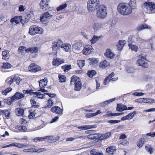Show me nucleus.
I'll list each match as a JSON object with an SVG mask.
<instances>
[{"mask_svg": "<svg viewBox=\"0 0 155 155\" xmlns=\"http://www.w3.org/2000/svg\"><path fill=\"white\" fill-rule=\"evenodd\" d=\"M118 12L122 15H127L130 14L132 12L131 7L128 4L122 3L117 7Z\"/></svg>", "mask_w": 155, "mask_h": 155, "instance_id": "f257e3e1", "label": "nucleus"}, {"mask_svg": "<svg viewBox=\"0 0 155 155\" xmlns=\"http://www.w3.org/2000/svg\"><path fill=\"white\" fill-rule=\"evenodd\" d=\"M107 14L106 7L103 5H99L96 13L97 17L101 19H104L106 18Z\"/></svg>", "mask_w": 155, "mask_h": 155, "instance_id": "f03ea898", "label": "nucleus"}, {"mask_svg": "<svg viewBox=\"0 0 155 155\" xmlns=\"http://www.w3.org/2000/svg\"><path fill=\"white\" fill-rule=\"evenodd\" d=\"M99 4V0H89L87 2V10L90 12H94L98 7Z\"/></svg>", "mask_w": 155, "mask_h": 155, "instance_id": "7ed1b4c3", "label": "nucleus"}, {"mask_svg": "<svg viewBox=\"0 0 155 155\" xmlns=\"http://www.w3.org/2000/svg\"><path fill=\"white\" fill-rule=\"evenodd\" d=\"M71 84L74 85V90L79 91L81 88L82 84L80 78L75 76H73L71 78Z\"/></svg>", "mask_w": 155, "mask_h": 155, "instance_id": "20e7f679", "label": "nucleus"}, {"mask_svg": "<svg viewBox=\"0 0 155 155\" xmlns=\"http://www.w3.org/2000/svg\"><path fill=\"white\" fill-rule=\"evenodd\" d=\"M44 32V30L41 27L36 25H33L30 26L28 33L31 35H34L36 34H42Z\"/></svg>", "mask_w": 155, "mask_h": 155, "instance_id": "39448f33", "label": "nucleus"}, {"mask_svg": "<svg viewBox=\"0 0 155 155\" xmlns=\"http://www.w3.org/2000/svg\"><path fill=\"white\" fill-rule=\"evenodd\" d=\"M25 95L20 92L16 93L14 96L10 98H8L6 102L9 104H11L14 101L16 100L24 97Z\"/></svg>", "mask_w": 155, "mask_h": 155, "instance_id": "423d86ee", "label": "nucleus"}, {"mask_svg": "<svg viewBox=\"0 0 155 155\" xmlns=\"http://www.w3.org/2000/svg\"><path fill=\"white\" fill-rule=\"evenodd\" d=\"M144 6L147 10V13H152L155 12V4L152 2H146Z\"/></svg>", "mask_w": 155, "mask_h": 155, "instance_id": "0eeeda50", "label": "nucleus"}, {"mask_svg": "<svg viewBox=\"0 0 155 155\" xmlns=\"http://www.w3.org/2000/svg\"><path fill=\"white\" fill-rule=\"evenodd\" d=\"M138 59L137 62L139 66H141L144 68H147L148 66V63L146 62L147 59L146 57L142 55L138 56Z\"/></svg>", "mask_w": 155, "mask_h": 155, "instance_id": "6e6552de", "label": "nucleus"}, {"mask_svg": "<svg viewBox=\"0 0 155 155\" xmlns=\"http://www.w3.org/2000/svg\"><path fill=\"white\" fill-rule=\"evenodd\" d=\"M50 0H41L40 3V8L43 11L48 10L50 7Z\"/></svg>", "mask_w": 155, "mask_h": 155, "instance_id": "1a4fd4ad", "label": "nucleus"}, {"mask_svg": "<svg viewBox=\"0 0 155 155\" xmlns=\"http://www.w3.org/2000/svg\"><path fill=\"white\" fill-rule=\"evenodd\" d=\"M15 147L19 148H23L29 147L28 145H25L24 143H18L14 142L12 143L4 146L2 147V148L8 147Z\"/></svg>", "mask_w": 155, "mask_h": 155, "instance_id": "9d476101", "label": "nucleus"}, {"mask_svg": "<svg viewBox=\"0 0 155 155\" xmlns=\"http://www.w3.org/2000/svg\"><path fill=\"white\" fill-rule=\"evenodd\" d=\"M46 151V149L44 148H28L23 150V152L25 153H27L28 152L33 153H40Z\"/></svg>", "mask_w": 155, "mask_h": 155, "instance_id": "9b49d317", "label": "nucleus"}, {"mask_svg": "<svg viewBox=\"0 0 155 155\" xmlns=\"http://www.w3.org/2000/svg\"><path fill=\"white\" fill-rule=\"evenodd\" d=\"M63 41L60 39H58L53 42L52 44V48L53 50H57L61 48Z\"/></svg>", "mask_w": 155, "mask_h": 155, "instance_id": "f8f14e48", "label": "nucleus"}, {"mask_svg": "<svg viewBox=\"0 0 155 155\" xmlns=\"http://www.w3.org/2000/svg\"><path fill=\"white\" fill-rule=\"evenodd\" d=\"M82 44L80 42L76 43L72 46L73 51L76 53H79L82 49Z\"/></svg>", "mask_w": 155, "mask_h": 155, "instance_id": "ddd939ff", "label": "nucleus"}, {"mask_svg": "<svg viewBox=\"0 0 155 155\" xmlns=\"http://www.w3.org/2000/svg\"><path fill=\"white\" fill-rule=\"evenodd\" d=\"M27 53L30 52L31 54H34V57H35L38 54V48L37 47H31L27 48Z\"/></svg>", "mask_w": 155, "mask_h": 155, "instance_id": "4468645a", "label": "nucleus"}, {"mask_svg": "<svg viewBox=\"0 0 155 155\" xmlns=\"http://www.w3.org/2000/svg\"><path fill=\"white\" fill-rule=\"evenodd\" d=\"M64 60L62 58H54L52 62V64L54 66H58L59 65L64 62Z\"/></svg>", "mask_w": 155, "mask_h": 155, "instance_id": "2eb2a0df", "label": "nucleus"}, {"mask_svg": "<svg viewBox=\"0 0 155 155\" xmlns=\"http://www.w3.org/2000/svg\"><path fill=\"white\" fill-rule=\"evenodd\" d=\"M93 51L92 47L90 45L85 46L82 51L83 54L85 55L90 54Z\"/></svg>", "mask_w": 155, "mask_h": 155, "instance_id": "dca6fc26", "label": "nucleus"}, {"mask_svg": "<svg viewBox=\"0 0 155 155\" xmlns=\"http://www.w3.org/2000/svg\"><path fill=\"white\" fill-rule=\"evenodd\" d=\"M86 137L85 136H82L80 135H75L74 137H68L66 140V141H71L78 139H80V140H85Z\"/></svg>", "mask_w": 155, "mask_h": 155, "instance_id": "f3484780", "label": "nucleus"}, {"mask_svg": "<svg viewBox=\"0 0 155 155\" xmlns=\"http://www.w3.org/2000/svg\"><path fill=\"white\" fill-rule=\"evenodd\" d=\"M52 17V15H51L48 12L44 13L42 17H41L40 21L41 22H45L47 21Z\"/></svg>", "mask_w": 155, "mask_h": 155, "instance_id": "a211bd4d", "label": "nucleus"}, {"mask_svg": "<svg viewBox=\"0 0 155 155\" xmlns=\"http://www.w3.org/2000/svg\"><path fill=\"white\" fill-rule=\"evenodd\" d=\"M71 45L68 43H63L61 48L63 50L67 52H70L71 51Z\"/></svg>", "mask_w": 155, "mask_h": 155, "instance_id": "6ab92c4d", "label": "nucleus"}, {"mask_svg": "<svg viewBox=\"0 0 155 155\" xmlns=\"http://www.w3.org/2000/svg\"><path fill=\"white\" fill-rule=\"evenodd\" d=\"M103 27V25L101 23L96 22L92 25V28L95 31H97Z\"/></svg>", "mask_w": 155, "mask_h": 155, "instance_id": "aec40b11", "label": "nucleus"}, {"mask_svg": "<svg viewBox=\"0 0 155 155\" xmlns=\"http://www.w3.org/2000/svg\"><path fill=\"white\" fill-rule=\"evenodd\" d=\"M51 111L54 113L59 114H61L63 112V110L60 107L57 106L52 107Z\"/></svg>", "mask_w": 155, "mask_h": 155, "instance_id": "412c9836", "label": "nucleus"}, {"mask_svg": "<svg viewBox=\"0 0 155 155\" xmlns=\"http://www.w3.org/2000/svg\"><path fill=\"white\" fill-rule=\"evenodd\" d=\"M98 134L99 135L98 137V140H102L106 139L110 137L111 133L110 132H108L102 134Z\"/></svg>", "mask_w": 155, "mask_h": 155, "instance_id": "4be33fe9", "label": "nucleus"}, {"mask_svg": "<svg viewBox=\"0 0 155 155\" xmlns=\"http://www.w3.org/2000/svg\"><path fill=\"white\" fill-rule=\"evenodd\" d=\"M105 56L107 58H113L115 56V55L109 49H107L106 50V52L104 53Z\"/></svg>", "mask_w": 155, "mask_h": 155, "instance_id": "5701e85b", "label": "nucleus"}, {"mask_svg": "<svg viewBox=\"0 0 155 155\" xmlns=\"http://www.w3.org/2000/svg\"><path fill=\"white\" fill-rule=\"evenodd\" d=\"M21 16H15V17L11 19L10 22L12 23L15 22L16 24L19 23L22 20Z\"/></svg>", "mask_w": 155, "mask_h": 155, "instance_id": "b1692460", "label": "nucleus"}, {"mask_svg": "<svg viewBox=\"0 0 155 155\" xmlns=\"http://www.w3.org/2000/svg\"><path fill=\"white\" fill-rule=\"evenodd\" d=\"M96 127V126L93 125H86L82 126H79L77 127L78 129H80L82 130H84L87 129H89L92 128H94Z\"/></svg>", "mask_w": 155, "mask_h": 155, "instance_id": "393cba45", "label": "nucleus"}, {"mask_svg": "<svg viewBox=\"0 0 155 155\" xmlns=\"http://www.w3.org/2000/svg\"><path fill=\"white\" fill-rule=\"evenodd\" d=\"M127 107L125 105L121 104H118L117 107V110L119 112L127 110Z\"/></svg>", "mask_w": 155, "mask_h": 155, "instance_id": "a878e982", "label": "nucleus"}, {"mask_svg": "<svg viewBox=\"0 0 155 155\" xmlns=\"http://www.w3.org/2000/svg\"><path fill=\"white\" fill-rule=\"evenodd\" d=\"M18 52L19 54L24 56L26 52L27 53V48H25L24 46H20L18 48Z\"/></svg>", "mask_w": 155, "mask_h": 155, "instance_id": "bb28decb", "label": "nucleus"}, {"mask_svg": "<svg viewBox=\"0 0 155 155\" xmlns=\"http://www.w3.org/2000/svg\"><path fill=\"white\" fill-rule=\"evenodd\" d=\"M126 41L125 40H120L117 45V49L118 50H121L124 45L125 44Z\"/></svg>", "mask_w": 155, "mask_h": 155, "instance_id": "cd10ccee", "label": "nucleus"}, {"mask_svg": "<svg viewBox=\"0 0 155 155\" xmlns=\"http://www.w3.org/2000/svg\"><path fill=\"white\" fill-rule=\"evenodd\" d=\"M48 82L47 79L46 78H45L44 79L40 80L39 81V85L41 88L44 87L47 85Z\"/></svg>", "mask_w": 155, "mask_h": 155, "instance_id": "c85d7f7f", "label": "nucleus"}, {"mask_svg": "<svg viewBox=\"0 0 155 155\" xmlns=\"http://www.w3.org/2000/svg\"><path fill=\"white\" fill-rule=\"evenodd\" d=\"M59 138L60 137L58 136L57 137H54L52 136L45 137V139H48L50 141H51L54 142L58 140L59 139Z\"/></svg>", "mask_w": 155, "mask_h": 155, "instance_id": "c756f323", "label": "nucleus"}, {"mask_svg": "<svg viewBox=\"0 0 155 155\" xmlns=\"http://www.w3.org/2000/svg\"><path fill=\"white\" fill-rule=\"evenodd\" d=\"M9 51L8 50H6L3 51L2 52L3 55L2 58L5 60H7L10 57L9 54Z\"/></svg>", "mask_w": 155, "mask_h": 155, "instance_id": "7c9ffc66", "label": "nucleus"}, {"mask_svg": "<svg viewBox=\"0 0 155 155\" xmlns=\"http://www.w3.org/2000/svg\"><path fill=\"white\" fill-rule=\"evenodd\" d=\"M99 135L98 134H90L89 135H87V136H85L86 137V138L85 139H86L87 138L88 139H98V137Z\"/></svg>", "mask_w": 155, "mask_h": 155, "instance_id": "2f4dec72", "label": "nucleus"}, {"mask_svg": "<svg viewBox=\"0 0 155 155\" xmlns=\"http://www.w3.org/2000/svg\"><path fill=\"white\" fill-rule=\"evenodd\" d=\"M24 112V110L23 109L19 108L16 109L15 113L17 116H19L23 115Z\"/></svg>", "mask_w": 155, "mask_h": 155, "instance_id": "473e14b6", "label": "nucleus"}, {"mask_svg": "<svg viewBox=\"0 0 155 155\" xmlns=\"http://www.w3.org/2000/svg\"><path fill=\"white\" fill-rule=\"evenodd\" d=\"M114 76V72H112L111 73V74L109 75L104 80V85H106L109 83L108 80L109 79H110V78H112Z\"/></svg>", "mask_w": 155, "mask_h": 155, "instance_id": "72a5a7b5", "label": "nucleus"}, {"mask_svg": "<svg viewBox=\"0 0 155 155\" xmlns=\"http://www.w3.org/2000/svg\"><path fill=\"white\" fill-rule=\"evenodd\" d=\"M128 46L129 48L131 49L132 51H134L136 52L137 51L138 47L137 45H132L131 44H129L128 45Z\"/></svg>", "mask_w": 155, "mask_h": 155, "instance_id": "f704fd0d", "label": "nucleus"}, {"mask_svg": "<svg viewBox=\"0 0 155 155\" xmlns=\"http://www.w3.org/2000/svg\"><path fill=\"white\" fill-rule=\"evenodd\" d=\"M150 27L147 24H144L139 26L137 28L138 31H140L143 29L150 28Z\"/></svg>", "mask_w": 155, "mask_h": 155, "instance_id": "c9c22d12", "label": "nucleus"}, {"mask_svg": "<svg viewBox=\"0 0 155 155\" xmlns=\"http://www.w3.org/2000/svg\"><path fill=\"white\" fill-rule=\"evenodd\" d=\"M109 64H110L109 62H108L106 60H104L101 62L99 66L100 68H103L107 67Z\"/></svg>", "mask_w": 155, "mask_h": 155, "instance_id": "e433bc0d", "label": "nucleus"}, {"mask_svg": "<svg viewBox=\"0 0 155 155\" xmlns=\"http://www.w3.org/2000/svg\"><path fill=\"white\" fill-rule=\"evenodd\" d=\"M90 153L92 155H102L103 153L101 151L99 152L95 150H91L90 151Z\"/></svg>", "mask_w": 155, "mask_h": 155, "instance_id": "4c0bfd02", "label": "nucleus"}, {"mask_svg": "<svg viewBox=\"0 0 155 155\" xmlns=\"http://www.w3.org/2000/svg\"><path fill=\"white\" fill-rule=\"evenodd\" d=\"M34 95H36L35 97L39 98H44L45 97V95L43 94H41L39 92H34Z\"/></svg>", "mask_w": 155, "mask_h": 155, "instance_id": "58836bf2", "label": "nucleus"}, {"mask_svg": "<svg viewBox=\"0 0 155 155\" xmlns=\"http://www.w3.org/2000/svg\"><path fill=\"white\" fill-rule=\"evenodd\" d=\"M3 113L5 116V117L7 119L10 118V112L9 110H2Z\"/></svg>", "mask_w": 155, "mask_h": 155, "instance_id": "ea45409f", "label": "nucleus"}, {"mask_svg": "<svg viewBox=\"0 0 155 155\" xmlns=\"http://www.w3.org/2000/svg\"><path fill=\"white\" fill-rule=\"evenodd\" d=\"M96 74V71L94 70L89 71H88L87 74L90 78H92Z\"/></svg>", "mask_w": 155, "mask_h": 155, "instance_id": "a19ab883", "label": "nucleus"}, {"mask_svg": "<svg viewBox=\"0 0 155 155\" xmlns=\"http://www.w3.org/2000/svg\"><path fill=\"white\" fill-rule=\"evenodd\" d=\"M77 64L80 68H81L84 65V61L83 60H78L77 61Z\"/></svg>", "mask_w": 155, "mask_h": 155, "instance_id": "79ce46f5", "label": "nucleus"}, {"mask_svg": "<svg viewBox=\"0 0 155 155\" xmlns=\"http://www.w3.org/2000/svg\"><path fill=\"white\" fill-rule=\"evenodd\" d=\"M90 65H95L97 64V60L94 58H89L88 59Z\"/></svg>", "mask_w": 155, "mask_h": 155, "instance_id": "37998d69", "label": "nucleus"}, {"mask_svg": "<svg viewBox=\"0 0 155 155\" xmlns=\"http://www.w3.org/2000/svg\"><path fill=\"white\" fill-rule=\"evenodd\" d=\"M116 149L114 147H110L107 148L106 149L107 152L108 153H112L113 152L116 151Z\"/></svg>", "mask_w": 155, "mask_h": 155, "instance_id": "c03bdc74", "label": "nucleus"}, {"mask_svg": "<svg viewBox=\"0 0 155 155\" xmlns=\"http://www.w3.org/2000/svg\"><path fill=\"white\" fill-rule=\"evenodd\" d=\"M58 78L60 82L63 83L66 81V78L64 75L59 74Z\"/></svg>", "mask_w": 155, "mask_h": 155, "instance_id": "a18cd8bd", "label": "nucleus"}, {"mask_svg": "<svg viewBox=\"0 0 155 155\" xmlns=\"http://www.w3.org/2000/svg\"><path fill=\"white\" fill-rule=\"evenodd\" d=\"M136 2L135 0H130V2L129 5L131 7L132 10L135 8L136 7Z\"/></svg>", "mask_w": 155, "mask_h": 155, "instance_id": "49530a36", "label": "nucleus"}, {"mask_svg": "<svg viewBox=\"0 0 155 155\" xmlns=\"http://www.w3.org/2000/svg\"><path fill=\"white\" fill-rule=\"evenodd\" d=\"M61 68L64 72H68L71 69V65H65L61 67Z\"/></svg>", "mask_w": 155, "mask_h": 155, "instance_id": "de8ad7c7", "label": "nucleus"}, {"mask_svg": "<svg viewBox=\"0 0 155 155\" xmlns=\"http://www.w3.org/2000/svg\"><path fill=\"white\" fill-rule=\"evenodd\" d=\"M100 37H97L94 35L92 39L90 40L92 44H94L100 38Z\"/></svg>", "mask_w": 155, "mask_h": 155, "instance_id": "09e8293b", "label": "nucleus"}, {"mask_svg": "<svg viewBox=\"0 0 155 155\" xmlns=\"http://www.w3.org/2000/svg\"><path fill=\"white\" fill-rule=\"evenodd\" d=\"M67 6V4L65 3L63 5H61L57 8V11L62 10Z\"/></svg>", "mask_w": 155, "mask_h": 155, "instance_id": "8fccbe9b", "label": "nucleus"}, {"mask_svg": "<svg viewBox=\"0 0 155 155\" xmlns=\"http://www.w3.org/2000/svg\"><path fill=\"white\" fill-rule=\"evenodd\" d=\"M13 83H15L17 84H19L21 79L19 77H14L13 78Z\"/></svg>", "mask_w": 155, "mask_h": 155, "instance_id": "3c124183", "label": "nucleus"}, {"mask_svg": "<svg viewBox=\"0 0 155 155\" xmlns=\"http://www.w3.org/2000/svg\"><path fill=\"white\" fill-rule=\"evenodd\" d=\"M11 64L8 62L5 63H3V65L2 66V68L5 69H8L11 68Z\"/></svg>", "mask_w": 155, "mask_h": 155, "instance_id": "603ef678", "label": "nucleus"}, {"mask_svg": "<svg viewBox=\"0 0 155 155\" xmlns=\"http://www.w3.org/2000/svg\"><path fill=\"white\" fill-rule=\"evenodd\" d=\"M144 142V139H140L137 143V146L139 147H142Z\"/></svg>", "mask_w": 155, "mask_h": 155, "instance_id": "864d4df0", "label": "nucleus"}, {"mask_svg": "<svg viewBox=\"0 0 155 155\" xmlns=\"http://www.w3.org/2000/svg\"><path fill=\"white\" fill-rule=\"evenodd\" d=\"M29 114L28 116V117L29 118H31L35 116L36 114L35 110H29Z\"/></svg>", "mask_w": 155, "mask_h": 155, "instance_id": "5fc2aeb1", "label": "nucleus"}, {"mask_svg": "<svg viewBox=\"0 0 155 155\" xmlns=\"http://www.w3.org/2000/svg\"><path fill=\"white\" fill-rule=\"evenodd\" d=\"M53 105V101L51 99H50L47 101V106L45 107V108L51 107Z\"/></svg>", "mask_w": 155, "mask_h": 155, "instance_id": "6e6d98bb", "label": "nucleus"}, {"mask_svg": "<svg viewBox=\"0 0 155 155\" xmlns=\"http://www.w3.org/2000/svg\"><path fill=\"white\" fill-rule=\"evenodd\" d=\"M31 69L29 71L31 72H35L41 70V68L35 66V67L31 68Z\"/></svg>", "mask_w": 155, "mask_h": 155, "instance_id": "4d7b16f0", "label": "nucleus"}, {"mask_svg": "<svg viewBox=\"0 0 155 155\" xmlns=\"http://www.w3.org/2000/svg\"><path fill=\"white\" fill-rule=\"evenodd\" d=\"M12 90V88H8L5 90L2 91V94L5 95H6L8 93L11 91Z\"/></svg>", "mask_w": 155, "mask_h": 155, "instance_id": "13d9d810", "label": "nucleus"}, {"mask_svg": "<svg viewBox=\"0 0 155 155\" xmlns=\"http://www.w3.org/2000/svg\"><path fill=\"white\" fill-rule=\"evenodd\" d=\"M45 139V137H37L34 139V141L37 142L39 141H42Z\"/></svg>", "mask_w": 155, "mask_h": 155, "instance_id": "bf43d9fd", "label": "nucleus"}, {"mask_svg": "<svg viewBox=\"0 0 155 155\" xmlns=\"http://www.w3.org/2000/svg\"><path fill=\"white\" fill-rule=\"evenodd\" d=\"M136 111H134L130 113L127 115L128 120L132 119L134 116L135 114H136Z\"/></svg>", "mask_w": 155, "mask_h": 155, "instance_id": "052dcab7", "label": "nucleus"}, {"mask_svg": "<svg viewBox=\"0 0 155 155\" xmlns=\"http://www.w3.org/2000/svg\"><path fill=\"white\" fill-rule=\"evenodd\" d=\"M31 105L34 107L38 108L39 107V105L35 101L33 100H31Z\"/></svg>", "mask_w": 155, "mask_h": 155, "instance_id": "680f3d73", "label": "nucleus"}, {"mask_svg": "<svg viewBox=\"0 0 155 155\" xmlns=\"http://www.w3.org/2000/svg\"><path fill=\"white\" fill-rule=\"evenodd\" d=\"M120 144L124 146H127L129 144L128 142L126 140H123L120 141Z\"/></svg>", "mask_w": 155, "mask_h": 155, "instance_id": "e2e57ef3", "label": "nucleus"}, {"mask_svg": "<svg viewBox=\"0 0 155 155\" xmlns=\"http://www.w3.org/2000/svg\"><path fill=\"white\" fill-rule=\"evenodd\" d=\"M22 92L24 94H29L30 95L34 94V92H33L32 90H24Z\"/></svg>", "mask_w": 155, "mask_h": 155, "instance_id": "0e129e2a", "label": "nucleus"}, {"mask_svg": "<svg viewBox=\"0 0 155 155\" xmlns=\"http://www.w3.org/2000/svg\"><path fill=\"white\" fill-rule=\"evenodd\" d=\"M126 70L129 73H133L135 71L134 68L132 67H128Z\"/></svg>", "mask_w": 155, "mask_h": 155, "instance_id": "69168bd1", "label": "nucleus"}, {"mask_svg": "<svg viewBox=\"0 0 155 155\" xmlns=\"http://www.w3.org/2000/svg\"><path fill=\"white\" fill-rule=\"evenodd\" d=\"M116 99L115 98L111 99L110 100H109L107 101H105L103 102V104L104 105H107L110 103V102H113V101H115Z\"/></svg>", "mask_w": 155, "mask_h": 155, "instance_id": "338daca9", "label": "nucleus"}, {"mask_svg": "<svg viewBox=\"0 0 155 155\" xmlns=\"http://www.w3.org/2000/svg\"><path fill=\"white\" fill-rule=\"evenodd\" d=\"M146 149L148 152L151 153L152 152V149L150 145H147L146 146Z\"/></svg>", "mask_w": 155, "mask_h": 155, "instance_id": "774afa93", "label": "nucleus"}]
</instances>
